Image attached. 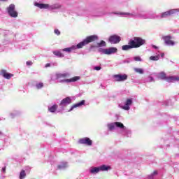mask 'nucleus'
Masks as SVG:
<instances>
[{"label": "nucleus", "mask_w": 179, "mask_h": 179, "mask_svg": "<svg viewBox=\"0 0 179 179\" xmlns=\"http://www.w3.org/2000/svg\"><path fill=\"white\" fill-rule=\"evenodd\" d=\"M99 40V36L97 35H91L87 36L82 42H80L77 44V48H83L85 45H87V44H90V43H94V41H97Z\"/></svg>", "instance_id": "f257e3e1"}, {"label": "nucleus", "mask_w": 179, "mask_h": 179, "mask_svg": "<svg viewBox=\"0 0 179 179\" xmlns=\"http://www.w3.org/2000/svg\"><path fill=\"white\" fill-rule=\"evenodd\" d=\"M146 41L141 37L134 36L132 39H130L128 44H131L133 48H139L145 44Z\"/></svg>", "instance_id": "f03ea898"}, {"label": "nucleus", "mask_w": 179, "mask_h": 179, "mask_svg": "<svg viewBox=\"0 0 179 179\" xmlns=\"http://www.w3.org/2000/svg\"><path fill=\"white\" fill-rule=\"evenodd\" d=\"M159 79H162V80H166V82H179V77L171 76L169 77H167L166 76V73L164 72H161L159 74Z\"/></svg>", "instance_id": "7ed1b4c3"}, {"label": "nucleus", "mask_w": 179, "mask_h": 179, "mask_svg": "<svg viewBox=\"0 0 179 179\" xmlns=\"http://www.w3.org/2000/svg\"><path fill=\"white\" fill-rule=\"evenodd\" d=\"M118 51L117 48H109L106 49H99V52H102L103 54H106V55H111V54H115Z\"/></svg>", "instance_id": "20e7f679"}, {"label": "nucleus", "mask_w": 179, "mask_h": 179, "mask_svg": "<svg viewBox=\"0 0 179 179\" xmlns=\"http://www.w3.org/2000/svg\"><path fill=\"white\" fill-rule=\"evenodd\" d=\"M7 12L11 17H17V16H18L17 12L16 10H15V4H10L7 8Z\"/></svg>", "instance_id": "39448f33"}, {"label": "nucleus", "mask_w": 179, "mask_h": 179, "mask_svg": "<svg viewBox=\"0 0 179 179\" xmlns=\"http://www.w3.org/2000/svg\"><path fill=\"white\" fill-rule=\"evenodd\" d=\"M78 143L80 145H87V146H92L93 141L89 137H84L78 140Z\"/></svg>", "instance_id": "423d86ee"}, {"label": "nucleus", "mask_w": 179, "mask_h": 179, "mask_svg": "<svg viewBox=\"0 0 179 179\" xmlns=\"http://www.w3.org/2000/svg\"><path fill=\"white\" fill-rule=\"evenodd\" d=\"M113 78L115 79V82H124L128 79V76L127 74H116L113 76Z\"/></svg>", "instance_id": "0eeeda50"}, {"label": "nucleus", "mask_w": 179, "mask_h": 179, "mask_svg": "<svg viewBox=\"0 0 179 179\" xmlns=\"http://www.w3.org/2000/svg\"><path fill=\"white\" fill-rule=\"evenodd\" d=\"M171 38H173V37H171L170 35L162 36V39L164 41V43L166 44V45H175L176 42L171 40Z\"/></svg>", "instance_id": "6e6552de"}, {"label": "nucleus", "mask_w": 179, "mask_h": 179, "mask_svg": "<svg viewBox=\"0 0 179 179\" xmlns=\"http://www.w3.org/2000/svg\"><path fill=\"white\" fill-rule=\"evenodd\" d=\"M108 41L110 44H118L120 41H121V37L118 36L117 35H112L109 37Z\"/></svg>", "instance_id": "1a4fd4ad"}, {"label": "nucleus", "mask_w": 179, "mask_h": 179, "mask_svg": "<svg viewBox=\"0 0 179 179\" xmlns=\"http://www.w3.org/2000/svg\"><path fill=\"white\" fill-rule=\"evenodd\" d=\"M71 103H72V99L71 97L68 96L61 101L59 106L62 107H66V106L71 104Z\"/></svg>", "instance_id": "9d476101"}, {"label": "nucleus", "mask_w": 179, "mask_h": 179, "mask_svg": "<svg viewBox=\"0 0 179 179\" xmlns=\"http://www.w3.org/2000/svg\"><path fill=\"white\" fill-rule=\"evenodd\" d=\"M176 12H178L177 9H173V10H169V11H166L164 13H162L161 15L162 18L167 17L169 16H171V15H174Z\"/></svg>", "instance_id": "9b49d317"}, {"label": "nucleus", "mask_w": 179, "mask_h": 179, "mask_svg": "<svg viewBox=\"0 0 179 179\" xmlns=\"http://www.w3.org/2000/svg\"><path fill=\"white\" fill-rule=\"evenodd\" d=\"M1 73L3 78L8 80L10 79V78H13V76H14L13 74L8 73V71H6V70H2Z\"/></svg>", "instance_id": "f8f14e48"}, {"label": "nucleus", "mask_w": 179, "mask_h": 179, "mask_svg": "<svg viewBox=\"0 0 179 179\" xmlns=\"http://www.w3.org/2000/svg\"><path fill=\"white\" fill-rule=\"evenodd\" d=\"M80 80V76H75L70 79L62 80L61 82H66V83H71V82H78V80Z\"/></svg>", "instance_id": "ddd939ff"}, {"label": "nucleus", "mask_w": 179, "mask_h": 179, "mask_svg": "<svg viewBox=\"0 0 179 179\" xmlns=\"http://www.w3.org/2000/svg\"><path fill=\"white\" fill-rule=\"evenodd\" d=\"M66 78H69V73H57L56 74V79H66Z\"/></svg>", "instance_id": "4468645a"}, {"label": "nucleus", "mask_w": 179, "mask_h": 179, "mask_svg": "<svg viewBox=\"0 0 179 179\" xmlns=\"http://www.w3.org/2000/svg\"><path fill=\"white\" fill-rule=\"evenodd\" d=\"M85 101L82 100L80 102L73 104L69 111H72V110H73V108H76L78 107H81V106L85 105Z\"/></svg>", "instance_id": "2eb2a0df"}, {"label": "nucleus", "mask_w": 179, "mask_h": 179, "mask_svg": "<svg viewBox=\"0 0 179 179\" xmlns=\"http://www.w3.org/2000/svg\"><path fill=\"white\" fill-rule=\"evenodd\" d=\"M132 104V99H127L125 103V106L122 107L123 110H127V111L129 110V106Z\"/></svg>", "instance_id": "dca6fc26"}, {"label": "nucleus", "mask_w": 179, "mask_h": 179, "mask_svg": "<svg viewBox=\"0 0 179 179\" xmlns=\"http://www.w3.org/2000/svg\"><path fill=\"white\" fill-rule=\"evenodd\" d=\"M35 6L40 8V9H48V7H49L48 4L39 3H36Z\"/></svg>", "instance_id": "f3484780"}, {"label": "nucleus", "mask_w": 179, "mask_h": 179, "mask_svg": "<svg viewBox=\"0 0 179 179\" xmlns=\"http://www.w3.org/2000/svg\"><path fill=\"white\" fill-rule=\"evenodd\" d=\"M132 48H134L132 44L124 45L123 46H122V51H128L129 50H132Z\"/></svg>", "instance_id": "a211bd4d"}, {"label": "nucleus", "mask_w": 179, "mask_h": 179, "mask_svg": "<svg viewBox=\"0 0 179 179\" xmlns=\"http://www.w3.org/2000/svg\"><path fill=\"white\" fill-rule=\"evenodd\" d=\"M76 48H78V45L76 46L73 45L70 48H66L63 49L62 51H65L66 52H71L73 51V50H76Z\"/></svg>", "instance_id": "6ab92c4d"}, {"label": "nucleus", "mask_w": 179, "mask_h": 179, "mask_svg": "<svg viewBox=\"0 0 179 179\" xmlns=\"http://www.w3.org/2000/svg\"><path fill=\"white\" fill-rule=\"evenodd\" d=\"M100 171H108V170H111V166L106 165H101L99 166Z\"/></svg>", "instance_id": "aec40b11"}, {"label": "nucleus", "mask_w": 179, "mask_h": 179, "mask_svg": "<svg viewBox=\"0 0 179 179\" xmlns=\"http://www.w3.org/2000/svg\"><path fill=\"white\" fill-rule=\"evenodd\" d=\"M57 108H58V105L55 104L51 107L48 108V111H50V113H55Z\"/></svg>", "instance_id": "412c9836"}, {"label": "nucleus", "mask_w": 179, "mask_h": 179, "mask_svg": "<svg viewBox=\"0 0 179 179\" xmlns=\"http://www.w3.org/2000/svg\"><path fill=\"white\" fill-rule=\"evenodd\" d=\"M53 54H54V55H56V57H58L59 58H64V57H65L64 53H62L59 51H54Z\"/></svg>", "instance_id": "4be33fe9"}, {"label": "nucleus", "mask_w": 179, "mask_h": 179, "mask_svg": "<svg viewBox=\"0 0 179 179\" xmlns=\"http://www.w3.org/2000/svg\"><path fill=\"white\" fill-rule=\"evenodd\" d=\"M68 167V163L63 162L62 164L57 166L58 170H62V169H66Z\"/></svg>", "instance_id": "5701e85b"}, {"label": "nucleus", "mask_w": 179, "mask_h": 179, "mask_svg": "<svg viewBox=\"0 0 179 179\" xmlns=\"http://www.w3.org/2000/svg\"><path fill=\"white\" fill-rule=\"evenodd\" d=\"M99 171L100 167H94L90 170V173H92V174H97V173H99Z\"/></svg>", "instance_id": "b1692460"}, {"label": "nucleus", "mask_w": 179, "mask_h": 179, "mask_svg": "<svg viewBox=\"0 0 179 179\" xmlns=\"http://www.w3.org/2000/svg\"><path fill=\"white\" fill-rule=\"evenodd\" d=\"M106 45L107 44L104 41H101V42L96 43L97 48H100V47H106Z\"/></svg>", "instance_id": "393cba45"}, {"label": "nucleus", "mask_w": 179, "mask_h": 179, "mask_svg": "<svg viewBox=\"0 0 179 179\" xmlns=\"http://www.w3.org/2000/svg\"><path fill=\"white\" fill-rule=\"evenodd\" d=\"M115 127H117V128H120L121 129L124 128V124H122L120 122H115Z\"/></svg>", "instance_id": "a878e982"}, {"label": "nucleus", "mask_w": 179, "mask_h": 179, "mask_svg": "<svg viewBox=\"0 0 179 179\" xmlns=\"http://www.w3.org/2000/svg\"><path fill=\"white\" fill-rule=\"evenodd\" d=\"M159 58H160V56H159V55L151 56L150 57V61H159Z\"/></svg>", "instance_id": "bb28decb"}, {"label": "nucleus", "mask_w": 179, "mask_h": 179, "mask_svg": "<svg viewBox=\"0 0 179 179\" xmlns=\"http://www.w3.org/2000/svg\"><path fill=\"white\" fill-rule=\"evenodd\" d=\"M108 128L110 131H113V129H115V124L111 123L108 125Z\"/></svg>", "instance_id": "cd10ccee"}, {"label": "nucleus", "mask_w": 179, "mask_h": 179, "mask_svg": "<svg viewBox=\"0 0 179 179\" xmlns=\"http://www.w3.org/2000/svg\"><path fill=\"white\" fill-rule=\"evenodd\" d=\"M26 177V172L24 170H22L20 173V179H24Z\"/></svg>", "instance_id": "c85d7f7f"}, {"label": "nucleus", "mask_w": 179, "mask_h": 179, "mask_svg": "<svg viewBox=\"0 0 179 179\" xmlns=\"http://www.w3.org/2000/svg\"><path fill=\"white\" fill-rule=\"evenodd\" d=\"M115 15H129L130 16H134V14H131L130 13H114Z\"/></svg>", "instance_id": "c756f323"}, {"label": "nucleus", "mask_w": 179, "mask_h": 179, "mask_svg": "<svg viewBox=\"0 0 179 179\" xmlns=\"http://www.w3.org/2000/svg\"><path fill=\"white\" fill-rule=\"evenodd\" d=\"M134 70L137 73H143V70L142 69H135Z\"/></svg>", "instance_id": "7c9ffc66"}, {"label": "nucleus", "mask_w": 179, "mask_h": 179, "mask_svg": "<svg viewBox=\"0 0 179 179\" xmlns=\"http://www.w3.org/2000/svg\"><path fill=\"white\" fill-rule=\"evenodd\" d=\"M43 86H44V85L42 83L36 84L37 89H41V87H43Z\"/></svg>", "instance_id": "2f4dec72"}, {"label": "nucleus", "mask_w": 179, "mask_h": 179, "mask_svg": "<svg viewBox=\"0 0 179 179\" xmlns=\"http://www.w3.org/2000/svg\"><path fill=\"white\" fill-rule=\"evenodd\" d=\"M134 61L141 62L142 61V59L139 56H136L134 57Z\"/></svg>", "instance_id": "473e14b6"}, {"label": "nucleus", "mask_w": 179, "mask_h": 179, "mask_svg": "<svg viewBox=\"0 0 179 179\" xmlns=\"http://www.w3.org/2000/svg\"><path fill=\"white\" fill-rule=\"evenodd\" d=\"M54 33H55L57 36H59L61 34V31H59L58 29H55Z\"/></svg>", "instance_id": "72a5a7b5"}, {"label": "nucleus", "mask_w": 179, "mask_h": 179, "mask_svg": "<svg viewBox=\"0 0 179 179\" xmlns=\"http://www.w3.org/2000/svg\"><path fill=\"white\" fill-rule=\"evenodd\" d=\"M27 65H28V66H30L31 65H33V62L31 61L27 62Z\"/></svg>", "instance_id": "f704fd0d"}, {"label": "nucleus", "mask_w": 179, "mask_h": 179, "mask_svg": "<svg viewBox=\"0 0 179 179\" xmlns=\"http://www.w3.org/2000/svg\"><path fill=\"white\" fill-rule=\"evenodd\" d=\"M2 171H3V173H6V166H4V167L2 169Z\"/></svg>", "instance_id": "c9c22d12"}, {"label": "nucleus", "mask_w": 179, "mask_h": 179, "mask_svg": "<svg viewBox=\"0 0 179 179\" xmlns=\"http://www.w3.org/2000/svg\"><path fill=\"white\" fill-rule=\"evenodd\" d=\"M152 176H157V171H154L152 173Z\"/></svg>", "instance_id": "e433bc0d"}, {"label": "nucleus", "mask_w": 179, "mask_h": 179, "mask_svg": "<svg viewBox=\"0 0 179 179\" xmlns=\"http://www.w3.org/2000/svg\"><path fill=\"white\" fill-rule=\"evenodd\" d=\"M50 66H51V64L50 63L46 64V65H45L46 68H48Z\"/></svg>", "instance_id": "4c0bfd02"}, {"label": "nucleus", "mask_w": 179, "mask_h": 179, "mask_svg": "<svg viewBox=\"0 0 179 179\" xmlns=\"http://www.w3.org/2000/svg\"><path fill=\"white\" fill-rule=\"evenodd\" d=\"M96 71H100L101 68H95Z\"/></svg>", "instance_id": "58836bf2"}, {"label": "nucleus", "mask_w": 179, "mask_h": 179, "mask_svg": "<svg viewBox=\"0 0 179 179\" xmlns=\"http://www.w3.org/2000/svg\"><path fill=\"white\" fill-rule=\"evenodd\" d=\"M161 57L163 58V57H164V53H162V54L161 55Z\"/></svg>", "instance_id": "ea45409f"}, {"label": "nucleus", "mask_w": 179, "mask_h": 179, "mask_svg": "<svg viewBox=\"0 0 179 179\" xmlns=\"http://www.w3.org/2000/svg\"><path fill=\"white\" fill-rule=\"evenodd\" d=\"M0 1H2L3 2H5V1H6L8 0H0Z\"/></svg>", "instance_id": "a19ab883"}, {"label": "nucleus", "mask_w": 179, "mask_h": 179, "mask_svg": "<svg viewBox=\"0 0 179 179\" xmlns=\"http://www.w3.org/2000/svg\"><path fill=\"white\" fill-rule=\"evenodd\" d=\"M57 8H58V7H54V8H53V9H57Z\"/></svg>", "instance_id": "79ce46f5"}, {"label": "nucleus", "mask_w": 179, "mask_h": 179, "mask_svg": "<svg viewBox=\"0 0 179 179\" xmlns=\"http://www.w3.org/2000/svg\"><path fill=\"white\" fill-rule=\"evenodd\" d=\"M153 48H157V46H155V45H154V46H153Z\"/></svg>", "instance_id": "37998d69"}, {"label": "nucleus", "mask_w": 179, "mask_h": 179, "mask_svg": "<svg viewBox=\"0 0 179 179\" xmlns=\"http://www.w3.org/2000/svg\"><path fill=\"white\" fill-rule=\"evenodd\" d=\"M95 68H100V66H95Z\"/></svg>", "instance_id": "c03bdc74"}, {"label": "nucleus", "mask_w": 179, "mask_h": 179, "mask_svg": "<svg viewBox=\"0 0 179 179\" xmlns=\"http://www.w3.org/2000/svg\"><path fill=\"white\" fill-rule=\"evenodd\" d=\"M0 135H2V132L1 131H0Z\"/></svg>", "instance_id": "a18cd8bd"}]
</instances>
